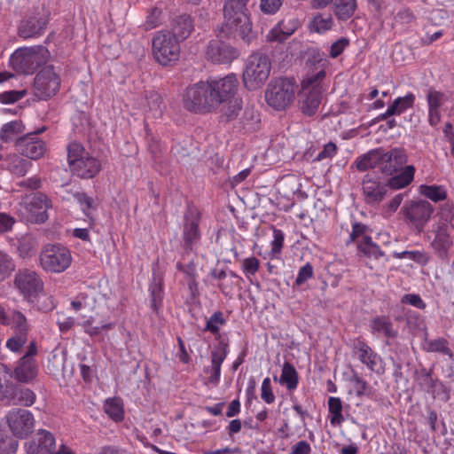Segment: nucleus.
I'll return each mask as SVG.
<instances>
[{"label": "nucleus", "mask_w": 454, "mask_h": 454, "mask_svg": "<svg viewBox=\"0 0 454 454\" xmlns=\"http://www.w3.org/2000/svg\"><path fill=\"white\" fill-rule=\"evenodd\" d=\"M415 175V167L407 165L401 173L391 176L387 182L378 176L366 175L362 182V192L364 202L370 206L380 205L386 198L389 188L400 190L410 185Z\"/></svg>", "instance_id": "f257e3e1"}, {"label": "nucleus", "mask_w": 454, "mask_h": 454, "mask_svg": "<svg viewBox=\"0 0 454 454\" xmlns=\"http://www.w3.org/2000/svg\"><path fill=\"white\" fill-rule=\"evenodd\" d=\"M248 2V0H225L223 7L222 32L226 35H239L244 40L248 38L252 30L247 7Z\"/></svg>", "instance_id": "f03ea898"}, {"label": "nucleus", "mask_w": 454, "mask_h": 454, "mask_svg": "<svg viewBox=\"0 0 454 454\" xmlns=\"http://www.w3.org/2000/svg\"><path fill=\"white\" fill-rule=\"evenodd\" d=\"M319 70L310 72L301 81V109L307 115L314 114L321 104L326 60H320Z\"/></svg>", "instance_id": "7ed1b4c3"}, {"label": "nucleus", "mask_w": 454, "mask_h": 454, "mask_svg": "<svg viewBox=\"0 0 454 454\" xmlns=\"http://www.w3.org/2000/svg\"><path fill=\"white\" fill-rule=\"evenodd\" d=\"M67 162L72 174L84 179L94 177L101 170L100 160L76 142L67 147Z\"/></svg>", "instance_id": "20e7f679"}, {"label": "nucleus", "mask_w": 454, "mask_h": 454, "mask_svg": "<svg viewBox=\"0 0 454 454\" xmlns=\"http://www.w3.org/2000/svg\"><path fill=\"white\" fill-rule=\"evenodd\" d=\"M184 107L193 113H208L217 108L208 81L188 86L183 95Z\"/></svg>", "instance_id": "39448f33"}, {"label": "nucleus", "mask_w": 454, "mask_h": 454, "mask_svg": "<svg viewBox=\"0 0 454 454\" xmlns=\"http://www.w3.org/2000/svg\"><path fill=\"white\" fill-rule=\"evenodd\" d=\"M49 58L50 52L44 46L21 47L13 52L11 63L18 73L30 74L45 64Z\"/></svg>", "instance_id": "423d86ee"}, {"label": "nucleus", "mask_w": 454, "mask_h": 454, "mask_svg": "<svg viewBox=\"0 0 454 454\" xmlns=\"http://www.w3.org/2000/svg\"><path fill=\"white\" fill-rule=\"evenodd\" d=\"M270 70L271 63L268 56L262 53L250 55L243 72L245 87L249 90L262 88L268 80Z\"/></svg>", "instance_id": "0eeeda50"}, {"label": "nucleus", "mask_w": 454, "mask_h": 454, "mask_svg": "<svg viewBox=\"0 0 454 454\" xmlns=\"http://www.w3.org/2000/svg\"><path fill=\"white\" fill-rule=\"evenodd\" d=\"M153 55L162 66H168L179 59L180 42L168 30H160L154 34L153 40Z\"/></svg>", "instance_id": "6e6552de"}, {"label": "nucleus", "mask_w": 454, "mask_h": 454, "mask_svg": "<svg viewBox=\"0 0 454 454\" xmlns=\"http://www.w3.org/2000/svg\"><path fill=\"white\" fill-rule=\"evenodd\" d=\"M295 84L290 79L272 80L265 90L267 104L275 110H284L292 104L294 99Z\"/></svg>", "instance_id": "1a4fd4ad"}, {"label": "nucleus", "mask_w": 454, "mask_h": 454, "mask_svg": "<svg viewBox=\"0 0 454 454\" xmlns=\"http://www.w3.org/2000/svg\"><path fill=\"white\" fill-rule=\"evenodd\" d=\"M71 262L70 251L59 244H48L43 247L40 254L42 268L50 272H63L70 266Z\"/></svg>", "instance_id": "9d476101"}, {"label": "nucleus", "mask_w": 454, "mask_h": 454, "mask_svg": "<svg viewBox=\"0 0 454 454\" xmlns=\"http://www.w3.org/2000/svg\"><path fill=\"white\" fill-rule=\"evenodd\" d=\"M5 421L12 435L19 439L27 438L35 427V416L26 409L15 408L9 411Z\"/></svg>", "instance_id": "9b49d317"}, {"label": "nucleus", "mask_w": 454, "mask_h": 454, "mask_svg": "<svg viewBox=\"0 0 454 454\" xmlns=\"http://www.w3.org/2000/svg\"><path fill=\"white\" fill-rule=\"evenodd\" d=\"M60 77L51 66H47L35 75L34 81V94L42 100L54 96L60 87Z\"/></svg>", "instance_id": "f8f14e48"}, {"label": "nucleus", "mask_w": 454, "mask_h": 454, "mask_svg": "<svg viewBox=\"0 0 454 454\" xmlns=\"http://www.w3.org/2000/svg\"><path fill=\"white\" fill-rule=\"evenodd\" d=\"M14 286L23 298L29 302H35L43 291L42 278L31 270H20L15 275Z\"/></svg>", "instance_id": "ddd939ff"}, {"label": "nucleus", "mask_w": 454, "mask_h": 454, "mask_svg": "<svg viewBox=\"0 0 454 454\" xmlns=\"http://www.w3.org/2000/svg\"><path fill=\"white\" fill-rule=\"evenodd\" d=\"M207 81L217 107L234 98L239 87V82L235 74H229L223 77L209 78Z\"/></svg>", "instance_id": "4468645a"}, {"label": "nucleus", "mask_w": 454, "mask_h": 454, "mask_svg": "<svg viewBox=\"0 0 454 454\" xmlns=\"http://www.w3.org/2000/svg\"><path fill=\"white\" fill-rule=\"evenodd\" d=\"M44 130L45 128H43L18 137L14 144L16 151L33 160L42 158L46 153L47 146L45 142L38 137V134Z\"/></svg>", "instance_id": "2eb2a0df"}, {"label": "nucleus", "mask_w": 454, "mask_h": 454, "mask_svg": "<svg viewBox=\"0 0 454 454\" xmlns=\"http://www.w3.org/2000/svg\"><path fill=\"white\" fill-rule=\"evenodd\" d=\"M434 211L433 206L427 200L409 201L404 204L402 212L419 232L422 231Z\"/></svg>", "instance_id": "dca6fc26"}, {"label": "nucleus", "mask_w": 454, "mask_h": 454, "mask_svg": "<svg viewBox=\"0 0 454 454\" xmlns=\"http://www.w3.org/2000/svg\"><path fill=\"white\" fill-rule=\"evenodd\" d=\"M26 454H57L59 447L50 431L39 429L33 438L24 443Z\"/></svg>", "instance_id": "f3484780"}, {"label": "nucleus", "mask_w": 454, "mask_h": 454, "mask_svg": "<svg viewBox=\"0 0 454 454\" xmlns=\"http://www.w3.org/2000/svg\"><path fill=\"white\" fill-rule=\"evenodd\" d=\"M28 216L35 222L43 223L47 220V210L51 207L47 196L43 193L26 195L21 201Z\"/></svg>", "instance_id": "a211bd4d"}, {"label": "nucleus", "mask_w": 454, "mask_h": 454, "mask_svg": "<svg viewBox=\"0 0 454 454\" xmlns=\"http://www.w3.org/2000/svg\"><path fill=\"white\" fill-rule=\"evenodd\" d=\"M354 354L368 370L379 375L384 373L385 364L382 357L364 340H356L354 344Z\"/></svg>", "instance_id": "6ab92c4d"}, {"label": "nucleus", "mask_w": 454, "mask_h": 454, "mask_svg": "<svg viewBox=\"0 0 454 454\" xmlns=\"http://www.w3.org/2000/svg\"><path fill=\"white\" fill-rule=\"evenodd\" d=\"M452 231L453 226L446 219H440L433 225L434 237L431 241V247L441 257L447 254L453 244L450 237Z\"/></svg>", "instance_id": "aec40b11"}, {"label": "nucleus", "mask_w": 454, "mask_h": 454, "mask_svg": "<svg viewBox=\"0 0 454 454\" xmlns=\"http://www.w3.org/2000/svg\"><path fill=\"white\" fill-rule=\"evenodd\" d=\"M381 173L394 176L403 171L408 161V155L404 149L393 148L389 151L381 149Z\"/></svg>", "instance_id": "412c9836"}, {"label": "nucleus", "mask_w": 454, "mask_h": 454, "mask_svg": "<svg viewBox=\"0 0 454 454\" xmlns=\"http://www.w3.org/2000/svg\"><path fill=\"white\" fill-rule=\"evenodd\" d=\"M449 96L446 93L430 88L427 92L428 106V122L431 126L438 125L442 118V111L446 109Z\"/></svg>", "instance_id": "4be33fe9"}, {"label": "nucleus", "mask_w": 454, "mask_h": 454, "mask_svg": "<svg viewBox=\"0 0 454 454\" xmlns=\"http://www.w3.org/2000/svg\"><path fill=\"white\" fill-rule=\"evenodd\" d=\"M229 346L225 342H220L211 352V365L205 369L208 373V382L213 386L218 385L221 377V366L229 354Z\"/></svg>", "instance_id": "5701e85b"}, {"label": "nucleus", "mask_w": 454, "mask_h": 454, "mask_svg": "<svg viewBox=\"0 0 454 454\" xmlns=\"http://www.w3.org/2000/svg\"><path fill=\"white\" fill-rule=\"evenodd\" d=\"M48 20L46 14L32 16L23 20L19 27V35L24 39L40 37L46 29Z\"/></svg>", "instance_id": "b1692460"}, {"label": "nucleus", "mask_w": 454, "mask_h": 454, "mask_svg": "<svg viewBox=\"0 0 454 454\" xmlns=\"http://www.w3.org/2000/svg\"><path fill=\"white\" fill-rule=\"evenodd\" d=\"M206 56L212 62L222 64L234 59L237 51L221 41L213 40L207 46Z\"/></svg>", "instance_id": "393cba45"}, {"label": "nucleus", "mask_w": 454, "mask_h": 454, "mask_svg": "<svg viewBox=\"0 0 454 454\" xmlns=\"http://www.w3.org/2000/svg\"><path fill=\"white\" fill-rule=\"evenodd\" d=\"M199 216L193 213L185 215L183 230V239L186 248L192 249L200 239L199 231Z\"/></svg>", "instance_id": "a878e982"}, {"label": "nucleus", "mask_w": 454, "mask_h": 454, "mask_svg": "<svg viewBox=\"0 0 454 454\" xmlns=\"http://www.w3.org/2000/svg\"><path fill=\"white\" fill-rule=\"evenodd\" d=\"M194 30V24L192 17L188 14H180L171 20V34L178 42L184 41L190 36Z\"/></svg>", "instance_id": "bb28decb"}, {"label": "nucleus", "mask_w": 454, "mask_h": 454, "mask_svg": "<svg viewBox=\"0 0 454 454\" xmlns=\"http://www.w3.org/2000/svg\"><path fill=\"white\" fill-rule=\"evenodd\" d=\"M1 166L12 176L21 177L27 173L32 164L29 160L22 158L21 156L12 153L7 155L3 160Z\"/></svg>", "instance_id": "cd10ccee"}, {"label": "nucleus", "mask_w": 454, "mask_h": 454, "mask_svg": "<svg viewBox=\"0 0 454 454\" xmlns=\"http://www.w3.org/2000/svg\"><path fill=\"white\" fill-rule=\"evenodd\" d=\"M370 332L376 337L385 336L388 339L395 338L398 334L397 330L394 329L391 320L386 316L374 317L370 323Z\"/></svg>", "instance_id": "c85d7f7f"}, {"label": "nucleus", "mask_w": 454, "mask_h": 454, "mask_svg": "<svg viewBox=\"0 0 454 454\" xmlns=\"http://www.w3.org/2000/svg\"><path fill=\"white\" fill-rule=\"evenodd\" d=\"M37 375L35 361L28 356H24L15 369L16 379L20 382H28Z\"/></svg>", "instance_id": "c756f323"}, {"label": "nucleus", "mask_w": 454, "mask_h": 454, "mask_svg": "<svg viewBox=\"0 0 454 454\" xmlns=\"http://www.w3.org/2000/svg\"><path fill=\"white\" fill-rule=\"evenodd\" d=\"M381 148L371 150L365 154L358 157L355 162L359 171H366L378 168L381 171Z\"/></svg>", "instance_id": "7c9ffc66"}, {"label": "nucleus", "mask_w": 454, "mask_h": 454, "mask_svg": "<svg viewBox=\"0 0 454 454\" xmlns=\"http://www.w3.org/2000/svg\"><path fill=\"white\" fill-rule=\"evenodd\" d=\"M275 381H278L280 385L285 386L287 390L294 391L297 388L299 384V375L294 366L285 362L282 366L281 375L279 379L274 377Z\"/></svg>", "instance_id": "2f4dec72"}, {"label": "nucleus", "mask_w": 454, "mask_h": 454, "mask_svg": "<svg viewBox=\"0 0 454 454\" xmlns=\"http://www.w3.org/2000/svg\"><path fill=\"white\" fill-rule=\"evenodd\" d=\"M12 373L5 364H0V400H10L14 392Z\"/></svg>", "instance_id": "473e14b6"}, {"label": "nucleus", "mask_w": 454, "mask_h": 454, "mask_svg": "<svg viewBox=\"0 0 454 454\" xmlns=\"http://www.w3.org/2000/svg\"><path fill=\"white\" fill-rule=\"evenodd\" d=\"M150 293V305L152 309L158 313L160 309L162 306L163 301V286H162V279L160 277L156 276L153 273L152 283L149 286Z\"/></svg>", "instance_id": "72a5a7b5"}, {"label": "nucleus", "mask_w": 454, "mask_h": 454, "mask_svg": "<svg viewBox=\"0 0 454 454\" xmlns=\"http://www.w3.org/2000/svg\"><path fill=\"white\" fill-rule=\"evenodd\" d=\"M333 4L334 14L340 20L350 19L357 7L356 0H334Z\"/></svg>", "instance_id": "f704fd0d"}, {"label": "nucleus", "mask_w": 454, "mask_h": 454, "mask_svg": "<svg viewBox=\"0 0 454 454\" xmlns=\"http://www.w3.org/2000/svg\"><path fill=\"white\" fill-rule=\"evenodd\" d=\"M24 125L21 121H13L3 125L0 130V140L4 143H9L18 139L17 137L23 133Z\"/></svg>", "instance_id": "c9c22d12"}, {"label": "nucleus", "mask_w": 454, "mask_h": 454, "mask_svg": "<svg viewBox=\"0 0 454 454\" xmlns=\"http://www.w3.org/2000/svg\"><path fill=\"white\" fill-rule=\"evenodd\" d=\"M105 412L114 421H121L124 418L122 401L118 397L108 398L104 403Z\"/></svg>", "instance_id": "e433bc0d"}, {"label": "nucleus", "mask_w": 454, "mask_h": 454, "mask_svg": "<svg viewBox=\"0 0 454 454\" xmlns=\"http://www.w3.org/2000/svg\"><path fill=\"white\" fill-rule=\"evenodd\" d=\"M329 419L332 426H340L344 422L342 414V402L340 398L331 396L328 398Z\"/></svg>", "instance_id": "4c0bfd02"}, {"label": "nucleus", "mask_w": 454, "mask_h": 454, "mask_svg": "<svg viewBox=\"0 0 454 454\" xmlns=\"http://www.w3.org/2000/svg\"><path fill=\"white\" fill-rule=\"evenodd\" d=\"M293 33L294 29L286 28L285 22L280 21L269 31L266 35V39L270 43H282L286 41Z\"/></svg>", "instance_id": "58836bf2"}, {"label": "nucleus", "mask_w": 454, "mask_h": 454, "mask_svg": "<svg viewBox=\"0 0 454 454\" xmlns=\"http://www.w3.org/2000/svg\"><path fill=\"white\" fill-rule=\"evenodd\" d=\"M419 191L420 194L433 200L434 202H439L444 200L447 198V192L442 185L422 184L419 186Z\"/></svg>", "instance_id": "ea45409f"}, {"label": "nucleus", "mask_w": 454, "mask_h": 454, "mask_svg": "<svg viewBox=\"0 0 454 454\" xmlns=\"http://www.w3.org/2000/svg\"><path fill=\"white\" fill-rule=\"evenodd\" d=\"M415 102V96L413 93L409 92L403 97H398L389 106L390 112L394 113L395 115H400L404 113L407 109L412 107Z\"/></svg>", "instance_id": "a19ab883"}, {"label": "nucleus", "mask_w": 454, "mask_h": 454, "mask_svg": "<svg viewBox=\"0 0 454 454\" xmlns=\"http://www.w3.org/2000/svg\"><path fill=\"white\" fill-rule=\"evenodd\" d=\"M16 333L27 335L29 325L27 317L19 310H12L10 314V325Z\"/></svg>", "instance_id": "79ce46f5"}, {"label": "nucleus", "mask_w": 454, "mask_h": 454, "mask_svg": "<svg viewBox=\"0 0 454 454\" xmlns=\"http://www.w3.org/2000/svg\"><path fill=\"white\" fill-rule=\"evenodd\" d=\"M357 248L360 253L369 258L379 259L384 255L383 251L372 240L371 237H364V241L359 243Z\"/></svg>", "instance_id": "37998d69"}, {"label": "nucleus", "mask_w": 454, "mask_h": 454, "mask_svg": "<svg viewBox=\"0 0 454 454\" xmlns=\"http://www.w3.org/2000/svg\"><path fill=\"white\" fill-rule=\"evenodd\" d=\"M271 228L273 232V239L270 242L271 249L267 254V256L265 258L268 257L270 259H275L278 258L279 255L281 254L282 248L284 247L285 234L281 230L277 229L274 226H272Z\"/></svg>", "instance_id": "c03bdc74"}, {"label": "nucleus", "mask_w": 454, "mask_h": 454, "mask_svg": "<svg viewBox=\"0 0 454 454\" xmlns=\"http://www.w3.org/2000/svg\"><path fill=\"white\" fill-rule=\"evenodd\" d=\"M393 257L396 259H409L422 266L427 265L430 260L428 254L423 250L394 252Z\"/></svg>", "instance_id": "a18cd8bd"}, {"label": "nucleus", "mask_w": 454, "mask_h": 454, "mask_svg": "<svg viewBox=\"0 0 454 454\" xmlns=\"http://www.w3.org/2000/svg\"><path fill=\"white\" fill-rule=\"evenodd\" d=\"M19 448V442L14 436L9 435L0 427V454H15Z\"/></svg>", "instance_id": "49530a36"}, {"label": "nucleus", "mask_w": 454, "mask_h": 454, "mask_svg": "<svg viewBox=\"0 0 454 454\" xmlns=\"http://www.w3.org/2000/svg\"><path fill=\"white\" fill-rule=\"evenodd\" d=\"M11 398L16 399V401L13 402L14 404L31 406L35 403L36 396L29 388H20L15 395L13 394Z\"/></svg>", "instance_id": "de8ad7c7"}, {"label": "nucleus", "mask_w": 454, "mask_h": 454, "mask_svg": "<svg viewBox=\"0 0 454 454\" xmlns=\"http://www.w3.org/2000/svg\"><path fill=\"white\" fill-rule=\"evenodd\" d=\"M312 27L318 33L330 30L333 26V19L331 15L318 14L314 17L311 22Z\"/></svg>", "instance_id": "09e8293b"}, {"label": "nucleus", "mask_w": 454, "mask_h": 454, "mask_svg": "<svg viewBox=\"0 0 454 454\" xmlns=\"http://www.w3.org/2000/svg\"><path fill=\"white\" fill-rule=\"evenodd\" d=\"M15 270L12 258L6 253L0 251V281L8 278Z\"/></svg>", "instance_id": "8fccbe9b"}, {"label": "nucleus", "mask_w": 454, "mask_h": 454, "mask_svg": "<svg viewBox=\"0 0 454 454\" xmlns=\"http://www.w3.org/2000/svg\"><path fill=\"white\" fill-rule=\"evenodd\" d=\"M425 349L428 352H440L450 356H452V353L447 345V340L443 338L427 340Z\"/></svg>", "instance_id": "3c124183"}, {"label": "nucleus", "mask_w": 454, "mask_h": 454, "mask_svg": "<svg viewBox=\"0 0 454 454\" xmlns=\"http://www.w3.org/2000/svg\"><path fill=\"white\" fill-rule=\"evenodd\" d=\"M149 112L153 117L158 118L163 112V101L157 93H152L147 98Z\"/></svg>", "instance_id": "603ef678"}, {"label": "nucleus", "mask_w": 454, "mask_h": 454, "mask_svg": "<svg viewBox=\"0 0 454 454\" xmlns=\"http://www.w3.org/2000/svg\"><path fill=\"white\" fill-rule=\"evenodd\" d=\"M75 200L79 203L82 212L89 217H91L95 210V201L92 198L85 193L78 192L74 195Z\"/></svg>", "instance_id": "864d4df0"}, {"label": "nucleus", "mask_w": 454, "mask_h": 454, "mask_svg": "<svg viewBox=\"0 0 454 454\" xmlns=\"http://www.w3.org/2000/svg\"><path fill=\"white\" fill-rule=\"evenodd\" d=\"M366 229V225L360 223H354L347 244L356 243L358 246L360 242L364 241V237H369L365 234Z\"/></svg>", "instance_id": "5fc2aeb1"}, {"label": "nucleus", "mask_w": 454, "mask_h": 454, "mask_svg": "<svg viewBox=\"0 0 454 454\" xmlns=\"http://www.w3.org/2000/svg\"><path fill=\"white\" fill-rule=\"evenodd\" d=\"M260 267V262L254 256L247 257L241 261V269L247 278L254 276Z\"/></svg>", "instance_id": "6e6d98bb"}, {"label": "nucleus", "mask_w": 454, "mask_h": 454, "mask_svg": "<svg viewBox=\"0 0 454 454\" xmlns=\"http://www.w3.org/2000/svg\"><path fill=\"white\" fill-rule=\"evenodd\" d=\"M161 24V10L154 7L153 8L145 21L144 27L145 30H151Z\"/></svg>", "instance_id": "4d7b16f0"}, {"label": "nucleus", "mask_w": 454, "mask_h": 454, "mask_svg": "<svg viewBox=\"0 0 454 454\" xmlns=\"http://www.w3.org/2000/svg\"><path fill=\"white\" fill-rule=\"evenodd\" d=\"M224 322L223 314L221 312H215L207 321L205 331H208L212 333H217L220 326L223 325Z\"/></svg>", "instance_id": "13d9d810"}, {"label": "nucleus", "mask_w": 454, "mask_h": 454, "mask_svg": "<svg viewBox=\"0 0 454 454\" xmlns=\"http://www.w3.org/2000/svg\"><path fill=\"white\" fill-rule=\"evenodd\" d=\"M261 398L268 404L274 403L275 395L271 388V382L269 377L265 378L261 386Z\"/></svg>", "instance_id": "bf43d9fd"}, {"label": "nucleus", "mask_w": 454, "mask_h": 454, "mask_svg": "<svg viewBox=\"0 0 454 454\" xmlns=\"http://www.w3.org/2000/svg\"><path fill=\"white\" fill-rule=\"evenodd\" d=\"M26 93L27 92L25 90L4 91L3 93H0V102L3 104L15 103V102L19 101L20 99H21L22 98H24Z\"/></svg>", "instance_id": "052dcab7"}, {"label": "nucleus", "mask_w": 454, "mask_h": 454, "mask_svg": "<svg viewBox=\"0 0 454 454\" xmlns=\"http://www.w3.org/2000/svg\"><path fill=\"white\" fill-rule=\"evenodd\" d=\"M401 303L408 304L419 309H424L427 306L420 295L417 294H406L403 295L401 298Z\"/></svg>", "instance_id": "680f3d73"}, {"label": "nucleus", "mask_w": 454, "mask_h": 454, "mask_svg": "<svg viewBox=\"0 0 454 454\" xmlns=\"http://www.w3.org/2000/svg\"><path fill=\"white\" fill-rule=\"evenodd\" d=\"M350 381L353 384L354 391L357 396L367 395L369 386L364 379L359 377L357 374H354L351 377Z\"/></svg>", "instance_id": "e2e57ef3"}, {"label": "nucleus", "mask_w": 454, "mask_h": 454, "mask_svg": "<svg viewBox=\"0 0 454 454\" xmlns=\"http://www.w3.org/2000/svg\"><path fill=\"white\" fill-rule=\"evenodd\" d=\"M313 267L310 263H306L302 267L300 268L298 271V275L295 279V285L301 286L305 283L307 280L313 277Z\"/></svg>", "instance_id": "0e129e2a"}, {"label": "nucleus", "mask_w": 454, "mask_h": 454, "mask_svg": "<svg viewBox=\"0 0 454 454\" xmlns=\"http://www.w3.org/2000/svg\"><path fill=\"white\" fill-rule=\"evenodd\" d=\"M27 335L16 333L15 336L10 338L6 341V347L12 352H18L26 343Z\"/></svg>", "instance_id": "69168bd1"}, {"label": "nucleus", "mask_w": 454, "mask_h": 454, "mask_svg": "<svg viewBox=\"0 0 454 454\" xmlns=\"http://www.w3.org/2000/svg\"><path fill=\"white\" fill-rule=\"evenodd\" d=\"M403 200V193L396 194L386 205H384L383 214L386 215H390L393 213H395L397 210V208L400 207Z\"/></svg>", "instance_id": "338daca9"}, {"label": "nucleus", "mask_w": 454, "mask_h": 454, "mask_svg": "<svg viewBox=\"0 0 454 454\" xmlns=\"http://www.w3.org/2000/svg\"><path fill=\"white\" fill-rule=\"evenodd\" d=\"M348 39L342 37L332 43L330 47V56L333 59L339 57L348 46Z\"/></svg>", "instance_id": "774afa93"}]
</instances>
